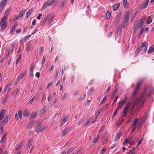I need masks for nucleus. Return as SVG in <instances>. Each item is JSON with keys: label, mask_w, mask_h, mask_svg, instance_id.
<instances>
[{"label": "nucleus", "mask_w": 154, "mask_h": 154, "mask_svg": "<svg viewBox=\"0 0 154 154\" xmlns=\"http://www.w3.org/2000/svg\"><path fill=\"white\" fill-rule=\"evenodd\" d=\"M26 73V70H25L22 75H19L17 77V81L18 82L20 79H22L25 76Z\"/></svg>", "instance_id": "obj_12"}, {"label": "nucleus", "mask_w": 154, "mask_h": 154, "mask_svg": "<svg viewBox=\"0 0 154 154\" xmlns=\"http://www.w3.org/2000/svg\"><path fill=\"white\" fill-rule=\"evenodd\" d=\"M39 95V94L38 93H37L36 94V95L34 96L33 98L34 99V100L36 101L38 100Z\"/></svg>", "instance_id": "obj_42"}, {"label": "nucleus", "mask_w": 154, "mask_h": 154, "mask_svg": "<svg viewBox=\"0 0 154 154\" xmlns=\"http://www.w3.org/2000/svg\"><path fill=\"white\" fill-rule=\"evenodd\" d=\"M148 43L146 42H143L141 45L140 46L141 48L144 47H146L147 46Z\"/></svg>", "instance_id": "obj_28"}, {"label": "nucleus", "mask_w": 154, "mask_h": 154, "mask_svg": "<svg viewBox=\"0 0 154 154\" xmlns=\"http://www.w3.org/2000/svg\"><path fill=\"white\" fill-rule=\"evenodd\" d=\"M70 130V128L69 127H67L65 128L63 131L62 132V133L61 134V136H64L66 133H68V132Z\"/></svg>", "instance_id": "obj_16"}, {"label": "nucleus", "mask_w": 154, "mask_h": 154, "mask_svg": "<svg viewBox=\"0 0 154 154\" xmlns=\"http://www.w3.org/2000/svg\"><path fill=\"white\" fill-rule=\"evenodd\" d=\"M22 114L23 112L22 110H19L18 112V114L16 113L15 115V119L17 121L19 119L18 116L19 117V119L20 120H21L22 119Z\"/></svg>", "instance_id": "obj_5"}, {"label": "nucleus", "mask_w": 154, "mask_h": 154, "mask_svg": "<svg viewBox=\"0 0 154 154\" xmlns=\"http://www.w3.org/2000/svg\"><path fill=\"white\" fill-rule=\"evenodd\" d=\"M68 116V115H66L63 118V121L64 123L65 122H66L68 121V119L67 117V116Z\"/></svg>", "instance_id": "obj_48"}, {"label": "nucleus", "mask_w": 154, "mask_h": 154, "mask_svg": "<svg viewBox=\"0 0 154 154\" xmlns=\"http://www.w3.org/2000/svg\"><path fill=\"white\" fill-rule=\"evenodd\" d=\"M45 106H43L42 109L40 110V113L42 114L43 115L44 114L46 111L45 110Z\"/></svg>", "instance_id": "obj_45"}, {"label": "nucleus", "mask_w": 154, "mask_h": 154, "mask_svg": "<svg viewBox=\"0 0 154 154\" xmlns=\"http://www.w3.org/2000/svg\"><path fill=\"white\" fill-rule=\"evenodd\" d=\"M138 119L137 118H136L135 120H134L133 123H132L133 125H136V124H137V122H138Z\"/></svg>", "instance_id": "obj_56"}, {"label": "nucleus", "mask_w": 154, "mask_h": 154, "mask_svg": "<svg viewBox=\"0 0 154 154\" xmlns=\"http://www.w3.org/2000/svg\"><path fill=\"white\" fill-rule=\"evenodd\" d=\"M11 115L10 114L6 115L2 121L3 124H7L11 118Z\"/></svg>", "instance_id": "obj_8"}, {"label": "nucleus", "mask_w": 154, "mask_h": 154, "mask_svg": "<svg viewBox=\"0 0 154 154\" xmlns=\"http://www.w3.org/2000/svg\"><path fill=\"white\" fill-rule=\"evenodd\" d=\"M53 6L55 7L58 5L59 2V0H53Z\"/></svg>", "instance_id": "obj_29"}, {"label": "nucleus", "mask_w": 154, "mask_h": 154, "mask_svg": "<svg viewBox=\"0 0 154 154\" xmlns=\"http://www.w3.org/2000/svg\"><path fill=\"white\" fill-rule=\"evenodd\" d=\"M100 137V136H98L97 137V138H94V141L92 142L94 143H95L97 142L98 141V140Z\"/></svg>", "instance_id": "obj_60"}, {"label": "nucleus", "mask_w": 154, "mask_h": 154, "mask_svg": "<svg viewBox=\"0 0 154 154\" xmlns=\"http://www.w3.org/2000/svg\"><path fill=\"white\" fill-rule=\"evenodd\" d=\"M33 67H31L29 75L31 77L33 75Z\"/></svg>", "instance_id": "obj_43"}, {"label": "nucleus", "mask_w": 154, "mask_h": 154, "mask_svg": "<svg viewBox=\"0 0 154 154\" xmlns=\"http://www.w3.org/2000/svg\"><path fill=\"white\" fill-rule=\"evenodd\" d=\"M107 98V94H106L102 100L100 105H101L104 101Z\"/></svg>", "instance_id": "obj_47"}, {"label": "nucleus", "mask_w": 154, "mask_h": 154, "mask_svg": "<svg viewBox=\"0 0 154 154\" xmlns=\"http://www.w3.org/2000/svg\"><path fill=\"white\" fill-rule=\"evenodd\" d=\"M135 151H130L127 152V154H135Z\"/></svg>", "instance_id": "obj_64"}, {"label": "nucleus", "mask_w": 154, "mask_h": 154, "mask_svg": "<svg viewBox=\"0 0 154 154\" xmlns=\"http://www.w3.org/2000/svg\"><path fill=\"white\" fill-rule=\"evenodd\" d=\"M129 15L130 12L128 11H126L124 17V20L128 21Z\"/></svg>", "instance_id": "obj_14"}, {"label": "nucleus", "mask_w": 154, "mask_h": 154, "mask_svg": "<svg viewBox=\"0 0 154 154\" xmlns=\"http://www.w3.org/2000/svg\"><path fill=\"white\" fill-rule=\"evenodd\" d=\"M137 126L136 125H133V124H131V128H132V130L131 131V132L132 133L137 128Z\"/></svg>", "instance_id": "obj_39"}, {"label": "nucleus", "mask_w": 154, "mask_h": 154, "mask_svg": "<svg viewBox=\"0 0 154 154\" xmlns=\"http://www.w3.org/2000/svg\"><path fill=\"white\" fill-rule=\"evenodd\" d=\"M37 113L36 112H34L32 113L30 117L29 118V120H31L32 119L34 118L37 115Z\"/></svg>", "instance_id": "obj_25"}, {"label": "nucleus", "mask_w": 154, "mask_h": 154, "mask_svg": "<svg viewBox=\"0 0 154 154\" xmlns=\"http://www.w3.org/2000/svg\"><path fill=\"white\" fill-rule=\"evenodd\" d=\"M23 146V143L22 142L20 143L16 149V150H17L20 149Z\"/></svg>", "instance_id": "obj_27"}, {"label": "nucleus", "mask_w": 154, "mask_h": 154, "mask_svg": "<svg viewBox=\"0 0 154 154\" xmlns=\"http://www.w3.org/2000/svg\"><path fill=\"white\" fill-rule=\"evenodd\" d=\"M39 49L40 51L39 52V54L40 55H41L44 50V48L42 46H41L40 48Z\"/></svg>", "instance_id": "obj_53"}, {"label": "nucleus", "mask_w": 154, "mask_h": 154, "mask_svg": "<svg viewBox=\"0 0 154 154\" xmlns=\"http://www.w3.org/2000/svg\"><path fill=\"white\" fill-rule=\"evenodd\" d=\"M49 15L48 14L47 15V16L44 19V20L43 21V24L45 25V23L46 22L47 20H48V18H49Z\"/></svg>", "instance_id": "obj_44"}, {"label": "nucleus", "mask_w": 154, "mask_h": 154, "mask_svg": "<svg viewBox=\"0 0 154 154\" xmlns=\"http://www.w3.org/2000/svg\"><path fill=\"white\" fill-rule=\"evenodd\" d=\"M11 87V84L10 83H9L6 86L5 88L7 90L9 88Z\"/></svg>", "instance_id": "obj_62"}, {"label": "nucleus", "mask_w": 154, "mask_h": 154, "mask_svg": "<svg viewBox=\"0 0 154 154\" xmlns=\"http://www.w3.org/2000/svg\"><path fill=\"white\" fill-rule=\"evenodd\" d=\"M85 119L84 118L80 119L78 123V125H79L84 122Z\"/></svg>", "instance_id": "obj_50"}, {"label": "nucleus", "mask_w": 154, "mask_h": 154, "mask_svg": "<svg viewBox=\"0 0 154 154\" xmlns=\"http://www.w3.org/2000/svg\"><path fill=\"white\" fill-rule=\"evenodd\" d=\"M7 19V15L6 16V15H5L2 18L0 22V24L1 26L0 31H2L6 28L7 25V23L6 21Z\"/></svg>", "instance_id": "obj_1"}, {"label": "nucleus", "mask_w": 154, "mask_h": 154, "mask_svg": "<svg viewBox=\"0 0 154 154\" xmlns=\"http://www.w3.org/2000/svg\"><path fill=\"white\" fill-rule=\"evenodd\" d=\"M54 15H52L51 17V18L48 20V23L49 24H50L52 21L53 18L54 17Z\"/></svg>", "instance_id": "obj_52"}, {"label": "nucleus", "mask_w": 154, "mask_h": 154, "mask_svg": "<svg viewBox=\"0 0 154 154\" xmlns=\"http://www.w3.org/2000/svg\"><path fill=\"white\" fill-rule=\"evenodd\" d=\"M141 48L140 46H138L135 51V57H137L140 51Z\"/></svg>", "instance_id": "obj_24"}, {"label": "nucleus", "mask_w": 154, "mask_h": 154, "mask_svg": "<svg viewBox=\"0 0 154 154\" xmlns=\"http://www.w3.org/2000/svg\"><path fill=\"white\" fill-rule=\"evenodd\" d=\"M25 11H22L20 12L17 16H15L13 19V21H15L17 20L18 19L20 18L23 16V14H25Z\"/></svg>", "instance_id": "obj_7"}, {"label": "nucleus", "mask_w": 154, "mask_h": 154, "mask_svg": "<svg viewBox=\"0 0 154 154\" xmlns=\"http://www.w3.org/2000/svg\"><path fill=\"white\" fill-rule=\"evenodd\" d=\"M154 51V45L151 46L148 50L147 52L148 54H151Z\"/></svg>", "instance_id": "obj_22"}, {"label": "nucleus", "mask_w": 154, "mask_h": 154, "mask_svg": "<svg viewBox=\"0 0 154 154\" xmlns=\"http://www.w3.org/2000/svg\"><path fill=\"white\" fill-rule=\"evenodd\" d=\"M75 149L73 147L70 148H69L66 151V153H69L72 152Z\"/></svg>", "instance_id": "obj_41"}, {"label": "nucleus", "mask_w": 154, "mask_h": 154, "mask_svg": "<svg viewBox=\"0 0 154 154\" xmlns=\"http://www.w3.org/2000/svg\"><path fill=\"white\" fill-rule=\"evenodd\" d=\"M119 97L118 96H116L115 98V99L113 101V103H112V104H115V103L116 102H117V99H118V98Z\"/></svg>", "instance_id": "obj_61"}, {"label": "nucleus", "mask_w": 154, "mask_h": 154, "mask_svg": "<svg viewBox=\"0 0 154 154\" xmlns=\"http://www.w3.org/2000/svg\"><path fill=\"white\" fill-rule=\"evenodd\" d=\"M91 120V118L90 117L87 120L86 122L84 124V126H87L88 125V124L90 122Z\"/></svg>", "instance_id": "obj_40"}, {"label": "nucleus", "mask_w": 154, "mask_h": 154, "mask_svg": "<svg viewBox=\"0 0 154 154\" xmlns=\"http://www.w3.org/2000/svg\"><path fill=\"white\" fill-rule=\"evenodd\" d=\"M53 1V0H49L48 1L45 2L42 6V10H44L48 6H51Z\"/></svg>", "instance_id": "obj_4"}, {"label": "nucleus", "mask_w": 154, "mask_h": 154, "mask_svg": "<svg viewBox=\"0 0 154 154\" xmlns=\"http://www.w3.org/2000/svg\"><path fill=\"white\" fill-rule=\"evenodd\" d=\"M144 29L143 28H141V30L140 31V34L139 35V36H140V37L141 36V35L143 34V32L144 31Z\"/></svg>", "instance_id": "obj_57"}, {"label": "nucleus", "mask_w": 154, "mask_h": 154, "mask_svg": "<svg viewBox=\"0 0 154 154\" xmlns=\"http://www.w3.org/2000/svg\"><path fill=\"white\" fill-rule=\"evenodd\" d=\"M111 15V13L109 12V11H107L106 14V18L107 20H108L110 18Z\"/></svg>", "instance_id": "obj_32"}, {"label": "nucleus", "mask_w": 154, "mask_h": 154, "mask_svg": "<svg viewBox=\"0 0 154 154\" xmlns=\"http://www.w3.org/2000/svg\"><path fill=\"white\" fill-rule=\"evenodd\" d=\"M141 97L140 98L138 99H137L135 101V104L137 105H138L139 104V106L140 107H141L143 105L145 101L144 100H143L144 97V95L143 94H141Z\"/></svg>", "instance_id": "obj_2"}, {"label": "nucleus", "mask_w": 154, "mask_h": 154, "mask_svg": "<svg viewBox=\"0 0 154 154\" xmlns=\"http://www.w3.org/2000/svg\"><path fill=\"white\" fill-rule=\"evenodd\" d=\"M18 23H15L13 25L11 29L10 30V32L11 34L12 35L13 34V32L14 30V29L17 26Z\"/></svg>", "instance_id": "obj_21"}, {"label": "nucleus", "mask_w": 154, "mask_h": 154, "mask_svg": "<svg viewBox=\"0 0 154 154\" xmlns=\"http://www.w3.org/2000/svg\"><path fill=\"white\" fill-rule=\"evenodd\" d=\"M145 15L143 16L141 18V19L140 20V21L141 23L139 26V28H141L142 26L143 25V23H144V20H145Z\"/></svg>", "instance_id": "obj_17"}, {"label": "nucleus", "mask_w": 154, "mask_h": 154, "mask_svg": "<svg viewBox=\"0 0 154 154\" xmlns=\"http://www.w3.org/2000/svg\"><path fill=\"white\" fill-rule=\"evenodd\" d=\"M7 133H6L4 134L3 136L2 137L1 140L0 141V143L1 144L3 143L6 140L7 137Z\"/></svg>", "instance_id": "obj_15"}, {"label": "nucleus", "mask_w": 154, "mask_h": 154, "mask_svg": "<svg viewBox=\"0 0 154 154\" xmlns=\"http://www.w3.org/2000/svg\"><path fill=\"white\" fill-rule=\"evenodd\" d=\"M5 114V110L2 109L0 111V121H1L4 118Z\"/></svg>", "instance_id": "obj_11"}, {"label": "nucleus", "mask_w": 154, "mask_h": 154, "mask_svg": "<svg viewBox=\"0 0 154 154\" xmlns=\"http://www.w3.org/2000/svg\"><path fill=\"white\" fill-rule=\"evenodd\" d=\"M149 2V0L145 1L140 6V8L143 9L146 8L148 5Z\"/></svg>", "instance_id": "obj_6"}, {"label": "nucleus", "mask_w": 154, "mask_h": 154, "mask_svg": "<svg viewBox=\"0 0 154 154\" xmlns=\"http://www.w3.org/2000/svg\"><path fill=\"white\" fill-rule=\"evenodd\" d=\"M129 108V105H126L124 108V110L123 111V113H127L128 109Z\"/></svg>", "instance_id": "obj_35"}, {"label": "nucleus", "mask_w": 154, "mask_h": 154, "mask_svg": "<svg viewBox=\"0 0 154 154\" xmlns=\"http://www.w3.org/2000/svg\"><path fill=\"white\" fill-rule=\"evenodd\" d=\"M101 110L100 109L98 110L95 113V118L96 119H97V117L99 116Z\"/></svg>", "instance_id": "obj_37"}, {"label": "nucleus", "mask_w": 154, "mask_h": 154, "mask_svg": "<svg viewBox=\"0 0 154 154\" xmlns=\"http://www.w3.org/2000/svg\"><path fill=\"white\" fill-rule=\"evenodd\" d=\"M123 5L125 8H128V6L127 5L128 4L127 0H122Z\"/></svg>", "instance_id": "obj_26"}, {"label": "nucleus", "mask_w": 154, "mask_h": 154, "mask_svg": "<svg viewBox=\"0 0 154 154\" xmlns=\"http://www.w3.org/2000/svg\"><path fill=\"white\" fill-rule=\"evenodd\" d=\"M7 1V0H2L1 2L0 3V4H2V5H4L6 3Z\"/></svg>", "instance_id": "obj_58"}, {"label": "nucleus", "mask_w": 154, "mask_h": 154, "mask_svg": "<svg viewBox=\"0 0 154 154\" xmlns=\"http://www.w3.org/2000/svg\"><path fill=\"white\" fill-rule=\"evenodd\" d=\"M127 101L126 97H125L124 100L122 102H120L119 103V104L117 106V108L119 109H120L122 108V106H123L124 104Z\"/></svg>", "instance_id": "obj_10"}, {"label": "nucleus", "mask_w": 154, "mask_h": 154, "mask_svg": "<svg viewBox=\"0 0 154 154\" xmlns=\"http://www.w3.org/2000/svg\"><path fill=\"white\" fill-rule=\"evenodd\" d=\"M94 90V88H92L88 92V94L89 96H90L93 93Z\"/></svg>", "instance_id": "obj_49"}, {"label": "nucleus", "mask_w": 154, "mask_h": 154, "mask_svg": "<svg viewBox=\"0 0 154 154\" xmlns=\"http://www.w3.org/2000/svg\"><path fill=\"white\" fill-rule=\"evenodd\" d=\"M139 24L138 22H137L135 23L134 28V32H135L136 30L137 29V28L139 26Z\"/></svg>", "instance_id": "obj_30"}, {"label": "nucleus", "mask_w": 154, "mask_h": 154, "mask_svg": "<svg viewBox=\"0 0 154 154\" xmlns=\"http://www.w3.org/2000/svg\"><path fill=\"white\" fill-rule=\"evenodd\" d=\"M129 141L128 140V139L127 138L125 139L123 142V144L124 145H125L127 143H128Z\"/></svg>", "instance_id": "obj_55"}, {"label": "nucleus", "mask_w": 154, "mask_h": 154, "mask_svg": "<svg viewBox=\"0 0 154 154\" xmlns=\"http://www.w3.org/2000/svg\"><path fill=\"white\" fill-rule=\"evenodd\" d=\"M122 15V12H120L118 15L115 20L114 21V23L115 26H116L119 21Z\"/></svg>", "instance_id": "obj_9"}, {"label": "nucleus", "mask_w": 154, "mask_h": 154, "mask_svg": "<svg viewBox=\"0 0 154 154\" xmlns=\"http://www.w3.org/2000/svg\"><path fill=\"white\" fill-rule=\"evenodd\" d=\"M8 95H5V97L4 99V100L3 101L2 104L3 105H4L5 104L7 100L8 99Z\"/></svg>", "instance_id": "obj_31"}, {"label": "nucleus", "mask_w": 154, "mask_h": 154, "mask_svg": "<svg viewBox=\"0 0 154 154\" xmlns=\"http://www.w3.org/2000/svg\"><path fill=\"white\" fill-rule=\"evenodd\" d=\"M21 55H20L17 59L16 60V65H17V64L18 63H19L20 60H21Z\"/></svg>", "instance_id": "obj_46"}, {"label": "nucleus", "mask_w": 154, "mask_h": 154, "mask_svg": "<svg viewBox=\"0 0 154 154\" xmlns=\"http://www.w3.org/2000/svg\"><path fill=\"white\" fill-rule=\"evenodd\" d=\"M120 3L119 2L117 4H115L113 7V10L114 11H116L119 8L120 5Z\"/></svg>", "instance_id": "obj_18"}, {"label": "nucleus", "mask_w": 154, "mask_h": 154, "mask_svg": "<svg viewBox=\"0 0 154 154\" xmlns=\"http://www.w3.org/2000/svg\"><path fill=\"white\" fill-rule=\"evenodd\" d=\"M128 23H125V22H123V27L124 29L127 26V25Z\"/></svg>", "instance_id": "obj_63"}, {"label": "nucleus", "mask_w": 154, "mask_h": 154, "mask_svg": "<svg viewBox=\"0 0 154 154\" xmlns=\"http://www.w3.org/2000/svg\"><path fill=\"white\" fill-rule=\"evenodd\" d=\"M26 52L27 53H28L29 51L31 49V45L29 43H28L26 44Z\"/></svg>", "instance_id": "obj_23"}, {"label": "nucleus", "mask_w": 154, "mask_h": 154, "mask_svg": "<svg viewBox=\"0 0 154 154\" xmlns=\"http://www.w3.org/2000/svg\"><path fill=\"white\" fill-rule=\"evenodd\" d=\"M19 89L18 88L16 89L13 93V95L14 96H15L19 92Z\"/></svg>", "instance_id": "obj_54"}, {"label": "nucleus", "mask_w": 154, "mask_h": 154, "mask_svg": "<svg viewBox=\"0 0 154 154\" xmlns=\"http://www.w3.org/2000/svg\"><path fill=\"white\" fill-rule=\"evenodd\" d=\"M118 90V88H116L114 91L113 92L111 96V99H112L115 96V94L116 92Z\"/></svg>", "instance_id": "obj_38"}, {"label": "nucleus", "mask_w": 154, "mask_h": 154, "mask_svg": "<svg viewBox=\"0 0 154 154\" xmlns=\"http://www.w3.org/2000/svg\"><path fill=\"white\" fill-rule=\"evenodd\" d=\"M33 9L32 8L29 10L26 13L25 19L26 20H27L28 18L30 16V15L32 14Z\"/></svg>", "instance_id": "obj_13"}, {"label": "nucleus", "mask_w": 154, "mask_h": 154, "mask_svg": "<svg viewBox=\"0 0 154 154\" xmlns=\"http://www.w3.org/2000/svg\"><path fill=\"white\" fill-rule=\"evenodd\" d=\"M45 56H43L41 62V64L42 66L44 65L45 61Z\"/></svg>", "instance_id": "obj_59"}, {"label": "nucleus", "mask_w": 154, "mask_h": 154, "mask_svg": "<svg viewBox=\"0 0 154 154\" xmlns=\"http://www.w3.org/2000/svg\"><path fill=\"white\" fill-rule=\"evenodd\" d=\"M137 13H138V11H136L135 12V13L132 15V17L131 19V22L133 21L134 20V18L137 16Z\"/></svg>", "instance_id": "obj_33"}, {"label": "nucleus", "mask_w": 154, "mask_h": 154, "mask_svg": "<svg viewBox=\"0 0 154 154\" xmlns=\"http://www.w3.org/2000/svg\"><path fill=\"white\" fill-rule=\"evenodd\" d=\"M30 115V113L26 109H25L23 110V116L24 117H26L29 116Z\"/></svg>", "instance_id": "obj_20"}, {"label": "nucleus", "mask_w": 154, "mask_h": 154, "mask_svg": "<svg viewBox=\"0 0 154 154\" xmlns=\"http://www.w3.org/2000/svg\"><path fill=\"white\" fill-rule=\"evenodd\" d=\"M35 121L33 120H32L31 122L29 123V124L27 126L26 128L27 129L29 128H30L33 125L34 122Z\"/></svg>", "instance_id": "obj_34"}, {"label": "nucleus", "mask_w": 154, "mask_h": 154, "mask_svg": "<svg viewBox=\"0 0 154 154\" xmlns=\"http://www.w3.org/2000/svg\"><path fill=\"white\" fill-rule=\"evenodd\" d=\"M32 140H30L28 142L26 145V147L28 148L31 146L32 145L31 142Z\"/></svg>", "instance_id": "obj_36"}, {"label": "nucleus", "mask_w": 154, "mask_h": 154, "mask_svg": "<svg viewBox=\"0 0 154 154\" xmlns=\"http://www.w3.org/2000/svg\"><path fill=\"white\" fill-rule=\"evenodd\" d=\"M153 18V15L149 16L146 20V22L148 24L151 23Z\"/></svg>", "instance_id": "obj_19"}, {"label": "nucleus", "mask_w": 154, "mask_h": 154, "mask_svg": "<svg viewBox=\"0 0 154 154\" xmlns=\"http://www.w3.org/2000/svg\"><path fill=\"white\" fill-rule=\"evenodd\" d=\"M143 82V81L141 80L137 83L134 89V92L133 94V97H134L136 94L138 93L140 87Z\"/></svg>", "instance_id": "obj_3"}, {"label": "nucleus", "mask_w": 154, "mask_h": 154, "mask_svg": "<svg viewBox=\"0 0 154 154\" xmlns=\"http://www.w3.org/2000/svg\"><path fill=\"white\" fill-rule=\"evenodd\" d=\"M121 136L120 134L118 133L116 135V138L114 139V141H116L117 140L119 139L120 137Z\"/></svg>", "instance_id": "obj_51"}]
</instances>
